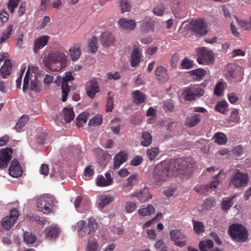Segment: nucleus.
Returning a JSON list of instances; mask_svg holds the SVG:
<instances>
[{"label": "nucleus", "mask_w": 251, "mask_h": 251, "mask_svg": "<svg viewBox=\"0 0 251 251\" xmlns=\"http://www.w3.org/2000/svg\"><path fill=\"white\" fill-rule=\"evenodd\" d=\"M189 29L198 36H204L207 33V27L202 19L193 20L189 23Z\"/></svg>", "instance_id": "obj_8"}, {"label": "nucleus", "mask_w": 251, "mask_h": 251, "mask_svg": "<svg viewBox=\"0 0 251 251\" xmlns=\"http://www.w3.org/2000/svg\"><path fill=\"white\" fill-rule=\"evenodd\" d=\"M194 229L196 232L199 234L204 232V226L202 223L193 221Z\"/></svg>", "instance_id": "obj_56"}, {"label": "nucleus", "mask_w": 251, "mask_h": 251, "mask_svg": "<svg viewBox=\"0 0 251 251\" xmlns=\"http://www.w3.org/2000/svg\"><path fill=\"white\" fill-rule=\"evenodd\" d=\"M228 103L225 100L218 102L215 106V110L221 113L225 114L227 111Z\"/></svg>", "instance_id": "obj_43"}, {"label": "nucleus", "mask_w": 251, "mask_h": 251, "mask_svg": "<svg viewBox=\"0 0 251 251\" xmlns=\"http://www.w3.org/2000/svg\"><path fill=\"white\" fill-rule=\"evenodd\" d=\"M57 79L62 82V100L65 102L67 100V97L71 90V88H72L73 90L75 89V85H72L69 86V83H71V82L74 80V77L73 76L71 72H68L65 73V76L62 78L60 76H58Z\"/></svg>", "instance_id": "obj_5"}, {"label": "nucleus", "mask_w": 251, "mask_h": 251, "mask_svg": "<svg viewBox=\"0 0 251 251\" xmlns=\"http://www.w3.org/2000/svg\"><path fill=\"white\" fill-rule=\"evenodd\" d=\"M216 201L214 198H209L204 201L202 206L203 208L209 210L215 205Z\"/></svg>", "instance_id": "obj_48"}, {"label": "nucleus", "mask_w": 251, "mask_h": 251, "mask_svg": "<svg viewBox=\"0 0 251 251\" xmlns=\"http://www.w3.org/2000/svg\"><path fill=\"white\" fill-rule=\"evenodd\" d=\"M89 48L91 53H94L98 50L97 38L93 36L89 40Z\"/></svg>", "instance_id": "obj_47"}, {"label": "nucleus", "mask_w": 251, "mask_h": 251, "mask_svg": "<svg viewBox=\"0 0 251 251\" xmlns=\"http://www.w3.org/2000/svg\"><path fill=\"white\" fill-rule=\"evenodd\" d=\"M71 59L73 61L78 60L81 55V47L80 45H76L72 47L69 50Z\"/></svg>", "instance_id": "obj_25"}, {"label": "nucleus", "mask_w": 251, "mask_h": 251, "mask_svg": "<svg viewBox=\"0 0 251 251\" xmlns=\"http://www.w3.org/2000/svg\"><path fill=\"white\" fill-rule=\"evenodd\" d=\"M50 37L48 35L41 36L36 38L34 41L33 51L37 53L40 50L46 46L49 41Z\"/></svg>", "instance_id": "obj_12"}, {"label": "nucleus", "mask_w": 251, "mask_h": 251, "mask_svg": "<svg viewBox=\"0 0 251 251\" xmlns=\"http://www.w3.org/2000/svg\"><path fill=\"white\" fill-rule=\"evenodd\" d=\"M15 222H16L12 220L10 218L6 216L3 219L1 222L2 228L5 230H9L13 226Z\"/></svg>", "instance_id": "obj_39"}, {"label": "nucleus", "mask_w": 251, "mask_h": 251, "mask_svg": "<svg viewBox=\"0 0 251 251\" xmlns=\"http://www.w3.org/2000/svg\"><path fill=\"white\" fill-rule=\"evenodd\" d=\"M142 56V50L138 47H134L131 52L130 64L133 67L138 65Z\"/></svg>", "instance_id": "obj_16"}, {"label": "nucleus", "mask_w": 251, "mask_h": 251, "mask_svg": "<svg viewBox=\"0 0 251 251\" xmlns=\"http://www.w3.org/2000/svg\"><path fill=\"white\" fill-rule=\"evenodd\" d=\"M169 164V169L172 170L174 174L178 170H191L193 167L191 159L190 158H179L175 160H172Z\"/></svg>", "instance_id": "obj_4"}, {"label": "nucleus", "mask_w": 251, "mask_h": 251, "mask_svg": "<svg viewBox=\"0 0 251 251\" xmlns=\"http://www.w3.org/2000/svg\"><path fill=\"white\" fill-rule=\"evenodd\" d=\"M234 196L231 198H225L222 201L221 203V209L223 211L227 212L233 204L232 202Z\"/></svg>", "instance_id": "obj_32"}, {"label": "nucleus", "mask_w": 251, "mask_h": 251, "mask_svg": "<svg viewBox=\"0 0 251 251\" xmlns=\"http://www.w3.org/2000/svg\"><path fill=\"white\" fill-rule=\"evenodd\" d=\"M248 181V175L236 169L231 176L229 184L233 186L235 188L243 187L247 185Z\"/></svg>", "instance_id": "obj_6"}, {"label": "nucleus", "mask_w": 251, "mask_h": 251, "mask_svg": "<svg viewBox=\"0 0 251 251\" xmlns=\"http://www.w3.org/2000/svg\"><path fill=\"white\" fill-rule=\"evenodd\" d=\"M154 24L153 22L151 19L146 20V21L143 25V29L147 32L150 30H153Z\"/></svg>", "instance_id": "obj_54"}, {"label": "nucleus", "mask_w": 251, "mask_h": 251, "mask_svg": "<svg viewBox=\"0 0 251 251\" xmlns=\"http://www.w3.org/2000/svg\"><path fill=\"white\" fill-rule=\"evenodd\" d=\"M24 242L27 244H33L36 240V235L33 233L29 231H25L23 235Z\"/></svg>", "instance_id": "obj_33"}, {"label": "nucleus", "mask_w": 251, "mask_h": 251, "mask_svg": "<svg viewBox=\"0 0 251 251\" xmlns=\"http://www.w3.org/2000/svg\"><path fill=\"white\" fill-rule=\"evenodd\" d=\"M157 79L161 83L166 82L169 78L167 70L163 66L158 67L155 71Z\"/></svg>", "instance_id": "obj_17"}, {"label": "nucleus", "mask_w": 251, "mask_h": 251, "mask_svg": "<svg viewBox=\"0 0 251 251\" xmlns=\"http://www.w3.org/2000/svg\"><path fill=\"white\" fill-rule=\"evenodd\" d=\"M120 6L122 13L129 11L130 9V5L127 0H121Z\"/></svg>", "instance_id": "obj_60"}, {"label": "nucleus", "mask_w": 251, "mask_h": 251, "mask_svg": "<svg viewBox=\"0 0 251 251\" xmlns=\"http://www.w3.org/2000/svg\"><path fill=\"white\" fill-rule=\"evenodd\" d=\"M190 86L186 88L182 92V95L185 100L192 101L196 100L195 95L192 92Z\"/></svg>", "instance_id": "obj_35"}, {"label": "nucleus", "mask_w": 251, "mask_h": 251, "mask_svg": "<svg viewBox=\"0 0 251 251\" xmlns=\"http://www.w3.org/2000/svg\"><path fill=\"white\" fill-rule=\"evenodd\" d=\"M138 175L133 174L128 177L127 182L123 185V190L126 192L129 191L132 187L138 182Z\"/></svg>", "instance_id": "obj_21"}, {"label": "nucleus", "mask_w": 251, "mask_h": 251, "mask_svg": "<svg viewBox=\"0 0 251 251\" xmlns=\"http://www.w3.org/2000/svg\"><path fill=\"white\" fill-rule=\"evenodd\" d=\"M221 174L222 171H220L217 175L214 176L212 178L209 184L201 185L196 186L194 189L195 191L201 195H207L208 194L210 189L215 190L219 184V177Z\"/></svg>", "instance_id": "obj_7"}, {"label": "nucleus", "mask_w": 251, "mask_h": 251, "mask_svg": "<svg viewBox=\"0 0 251 251\" xmlns=\"http://www.w3.org/2000/svg\"><path fill=\"white\" fill-rule=\"evenodd\" d=\"M86 226H85V222L83 220L80 221L77 223V230L81 236H83L84 233L86 232Z\"/></svg>", "instance_id": "obj_57"}, {"label": "nucleus", "mask_w": 251, "mask_h": 251, "mask_svg": "<svg viewBox=\"0 0 251 251\" xmlns=\"http://www.w3.org/2000/svg\"><path fill=\"white\" fill-rule=\"evenodd\" d=\"M181 65L184 69H190L193 67L194 64L193 61L185 58L182 60Z\"/></svg>", "instance_id": "obj_62"}, {"label": "nucleus", "mask_w": 251, "mask_h": 251, "mask_svg": "<svg viewBox=\"0 0 251 251\" xmlns=\"http://www.w3.org/2000/svg\"><path fill=\"white\" fill-rule=\"evenodd\" d=\"M143 161V158L142 156L136 155L131 161L130 164L133 166H138L141 164Z\"/></svg>", "instance_id": "obj_64"}, {"label": "nucleus", "mask_w": 251, "mask_h": 251, "mask_svg": "<svg viewBox=\"0 0 251 251\" xmlns=\"http://www.w3.org/2000/svg\"><path fill=\"white\" fill-rule=\"evenodd\" d=\"M38 207L39 211H42L44 214H49L53 212L55 207H51L49 205H45V203H38Z\"/></svg>", "instance_id": "obj_44"}, {"label": "nucleus", "mask_w": 251, "mask_h": 251, "mask_svg": "<svg viewBox=\"0 0 251 251\" xmlns=\"http://www.w3.org/2000/svg\"><path fill=\"white\" fill-rule=\"evenodd\" d=\"M60 232V228L56 225H51L44 230L46 238L51 240L56 238Z\"/></svg>", "instance_id": "obj_13"}, {"label": "nucleus", "mask_w": 251, "mask_h": 251, "mask_svg": "<svg viewBox=\"0 0 251 251\" xmlns=\"http://www.w3.org/2000/svg\"><path fill=\"white\" fill-rule=\"evenodd\" d=\"M63 117L67 123H70L75 118V115L72 107H65L63 109Z\"/></svg>", "instance_id": "obj_31"}, {"label": "nucleus", "mask_w": 251, "mask_h": 251, "mask_svg": "<svg viewBox=\"0 0 251 251\" xmlns=\"http://www.w3.org/2000/svg\"><path fill=\"white\" fill-rule=\"evenodd\" d=\"M214 139L215 142L219 145H224L227 141L226 135L224 133L220 132H217L215 134Z\"/></svg>", "instance_id": "obj_42"}, {"label": "nucleus", "mask_w": 251, "mask_h": 251, "mask_svg": "<svg viewBox=\"0 0 251 251\" xmlns=\"http://www.w3.org/2000/svg\"><path fill=\"white\" fill-rule=\"evenodd\" d=\"M105 177L101 175H99L97 178L96 184L100 187H105L110 185L113 181V178L109 173H106Z\"/></svg>", "instance_id": "obj_14"}, {"label": "nucleus", "mask_w": 251, "mask_h": 251, "mask_svg": "<svg viewBox=\"0 0 251 251\" xmlns=\"http://www.w3.org/2000/svg\"><path fill=\"white\" fill-rule=\"evenodd\" d=\"M45 203V205H49L51 207H55L54 198L52 196L44 194L38 200V203Z\"/></svg>", "instance_id": "obj_27"}, {"label": "nucleus", "mask_w": 251, "mask_h": 251, "mask_svg": "<svg viewBox=\"0 0 251 251\" xmlns=\"http://www.w3.org/2000/svg\"><path fill=\"white\" fill-rule=\"evenodd\" d=\"M235 65H233L232 64H229L227 65L226 75L228 79H231L235 77Z\"/></svg>", "instance_id": "obj_49"}, {"label": "nucleus", "mask_w": 251, "mask_h": 251, "mask_svg": "<svg viewBox=\"0 0 251 251\" xmlns=\"http://www.w3.org/2000/svg\"><path fill=\"white\" fill-rule=\"evenodd\" d=\"M199 246L201 251H210L214 247V243L211 240L207 239L201 241Z\"/></svg>", "instance_id": "obj_29"}, {"label": "nucleus", "mask_w": 251, "mask_h": 251, "mask_svg": "<svg viewBox=\"0 0 251 251\" xmlns=\"http://www.w3.org/2000/svg\"><path fill=\"white\" fill-rule=\"evenodd\" d=\"M28 120V116L23 115L19 119L18 122L16 124L15 129L18 132L22 130L23 128L25 126Z\"/></svg>", "instance_id": "obj_38"}, {"label": "nucleus", "mask_w": 251, "mask_h": 251, "mask_svg": "<svg viewBox=\"0 0 251 251\" xmlns=\"http://www.w3.org/2000/svg\"><path fill=\"white\" fill-rule=\"evenodd\" d=\"M173 175L172 170L169 169V164L167 167L157 165L153 169L152 181L156 186H160L167 180L169 176Z\"/></svg>", "instance_id": "obj_2"}, {"label": "nucleus", "mask_w": 251, "mask_h": 251, "mask_svg": "<svg viewBox=\"0 0 251 251\" xmlns=\"http://www.w3.org/2000/svg\"><path fill=\"white\" fill-rule=\"evenodd\" d=\"M11 159V156L6 151H1L0 152V168H6Z\"/></svg>", "instance_id": "obj_23"}, {"label": "nucleus", "mask_w": 251, "mask_h": 251, "mask_svg": "<svg viewBox=\"0 0 251 251\" xmlns=\"http://www.w3.org/2000/svg\"><path fill=\"white\" fill-rule=\"evenodd\" d=\"M137 205L134 202L129 201L126 202L125 206L126 210L128 213L134 211Z\"/></svg>", "instance_id": "obj_63"}, {"label": "nucleus", "mask_w": 251, "mask_h": 251, "mask_svg": "<svg viewBox=\"0 0 251 251\" xmlns=\"http://www.w3.org/2000/svg\"><path fill=\"white\" fill-rule=\"evenodd\" d=\"M192 92L194 94L196 99L200 98L204 94V91L198 85H191L189 86Z\"/></svg>", "instance_id": "obj_36"}, {"label": "nucleus", "mask_w": 251, "mask_h": 251, "mask_svg": "<svg viewBox=\"0 0 251 251\" xmlns=\"http://www.w3.org/2000/svg\"><path fill=\"white\" fill-rule=\"evenodd\" d=\"M190 74L191 75L195 76V78L197 79H201L206 75V71L199 68L191 71Z\"/></svg>", "instance_id": "obj_45"}, {"label": "nucleus", "mask_w": 251, "mask_h": 251, "mask_svg": "<svg viewBox=\"0 0 251 251\" xmlns=\"http://www.w3.org/2000/svg\"><path fill=\"white\" fill-rule=\"evenodd\" d=\"M155 208L151 204H148L147 207L139 209L138 213L142 216H149L152 213H155Z\"/></svg>", "instance_id": "obj_37"}, {"label": "nucleus", "mask_w": 251, "mask_h": 251, "mask_svg": "<svg viewBox=\"0 0 251 251\" xmlns=\"http://www.w3.org/2000/svg\"><path fill=\"white\" fill-rule=\"evenodd\" d=\"M100 91L99 87L96 80L92 79L90 84L86 88L87 94L89 97L93 98L96 93Z\"/></svg>", "instance_id": "obj_19"}, {"label": "nucleus", "mask_w": 251, "mask_h": 251, "mask_svg": "<svg viewBox=\"0 0 251 251\" xmlns=\"http://www.w3.org/2000/svg\"><path fill=\"white\" fill-rule=\"evenodd\" d=\"M224 87V84L222 82H218L214 89V94L218 97L220 96L223 92Z\"/></svg>", "instance_id": "obj_61"}, {"label": "nucleus", "mask_w": 251, "mask_h": 251, "mask_svg": "<svg viewBox=\"0 0 251 251\" xmlns=\"http://www.w3.org/2000/svg\"><path fill=\"white\" fill-rule=\"evenodd\" d=\"M113 199L112 197L108 195L102 196L100 197L99 206L101 209L103 208L106 205L109 204L112 201Z\"/></svg>", "instance_id": "obj_41"}, {"label": "nucleus", "mask_w": 251, "mask_h": 251, "mask_svg": "<svg viewBox=\"0 0 251 251\" xmlns=\"http://www.w3.org/2000/svg\"><path fill=\"white\" fill-rule=\"evenodd\" d=\"M214 60V56L211 50H209L205 48L199 49L197 61L200 64H211Z\"/></svg>", "instance_id": "obj_9"}, {"label": "nucleus", "mask_w": 251, "mask_h": 251, "mask_svg": "<svg viewBox=\"0 0 251 251\" xmlns=\"http://www.w3.org/2000/svg\"><path fill=\"white\" fill-rule=\"evenodd\" d=\"M133 101L136 104H140L144 102L146 100V96L139 90L132 93Z\"/></svg>", "instance_id": "obj_22"}, {"label": "nucleus", "mask_w": 251, "mask_h": 251, "mask_svg": "<svg viewBox=\"0 0 251 251\" xmlns=\"http://www.w3.org/2000/svg\"><path fill=\"white\" fill-rule=\"evenodd\" d=\"M159 153V149L158 148H152L147 150V155L149 159L151 161L153 160Z\"/></svg>", "instance_id": "obj_46"}, {"label": "nucleus", "mask_w": 251, "mask_h": 251, "mask_svg": "<svg viewBox=\"0 0 251 251\" xmlns=\"http://www.w3.org/2000/svg\"><path fill=\"white\" fill-rule=\"evenodd\" d=\"M44 65L52 72L60 71L67 66V56L61 50H52L49 53L45 58Z\"/></svg>", "instance_id": "obj_1"}, {"label": "nucleus", "mask_w": 251, "mask_h": 251, "mask_svg": "<svg viewBox=\"0 0 251 251\" xmlns=\"http://www.w3.org/2000/svg\"><path fill=\"white\" fill-rule=\"evenodd\" d=\"M240 120L239 112L237 109H233L229 117V121L233 123H238Z\"/></svg>", "instance_id": "obj_55"}, {"label": "nucleus", "mask_w": 251, "mask_h": 251, "mask_svg": "<svg viewBox=\"0 0 251 251\" xmlns=\"http://www.w3.org/2000/svg\"><path fill=\"white\" fill-rule=\"evenodd\" d=\"M97 229V223L93 218H89L88 220V225L85 227V231L88 234L92 236L94 235V232Z\"/></svg>", "instance_id": "obj_28"}, {"label": "nucleus", "mask_w": 251, "mask_h": 251, "mask_svg": "<svg viewBox=\"0 0 251 251\" xmlns=\"http://www.w3.org/2000/svg\"><path fill=\"white\" fill-rule=\"evenodd\" d=\"M165 7L163 4H158L155 6L153 9L154 14L158 16H161L163 15Z\"/></svg>", "instance_id": "obj_53"}, {"label": "nucleus", "mask_w": 251, "mask_h": 251, "mask_svg": "<svg viewBox=\"0 0 251 251\" xmlns=\"http://www.w3.org/2000/svg\"><path fill=\"white\" fill-rule=\"evenodd\" d=\"M120 26L126 30H132L136 25V23L133 20H127L125 18L120 19L118 22Z\"/></svg>", "instance_id": "obj_20"}, {"label": "nucleus", "mask_w": 251, "mask_h": 251, "mask_svg": "<svg viewBox=\"0 0 251 251\" xmlns=\"http://www.w3.org/2000/svg\"><path fill=\"white\" fill-rule=\"evenodd\" d=\"M99 244L96 240H91L88 241L86 246V251H97Z\"/></svg>", "instance_id": "obj_50"}, {"label": "nucleus", "mask_w": 251, "mask_h": 251, "mask_svg": "<svg viewBox=\"0 0 251 251\" xmlns=\"http://www.w3.org/2000/svg\"><path fill=\"white\" fill-rule=\"evenodd\" d=\"M102 121V117L100 115H97L93 117L89 122V125L90 126H97L100 125Z\"/></svg>", "instance_id": "obj_51"}, {"label": "nucleus", "mask_w": 251, "mask_h": 251, "mask_svg": "<svg viewBox=\"0 0 251 251\" xmlns=\"http://www.w3.org/2000/svg\"><path fill=\"white\" fill-rule=\"evenodd\" d=\"M21 0H9L7 7L11 13H13L14 12V9L16 8Z\"/></svg>", "instance_id": "obj_59"}, {"label": "nucleus", "mask_w": 251, "mask_h": 251, "mask_svg": "<svg viewBox=\"0 0 251 251\" xmlns=\"http://www.w3.org/2000/svg\"><path fill=\"white\" fill-rule=\"evenodd\" d=\"M100 43L105 47L114 46L115 37L110 32L107 31L102 33L100 36Z\"/></svg>", "instance_id": "obj_11"}, {"label": "nucleus", "mask_w": 251, "mask_h": 251, "mask_svg": "<svg viewBox=\"0 0 251 251\" xmlns=\"http://www.w3.org/2000/svg\"><path fill=\"white\" fill-rule=\"evenodd\" d=\"M9 174L13 177H18L22 176L23 170L21 166L16 159H14L9 168Z\"/></svg>", "instance_id": "obj_10"}, {"label": "nucleus", "mask_w": 251, "mask_h": 251, "mask_svg": "<svg viewBox=\"0 0 251 251\" xmlns=\"http://www.w3.org/2000/svg\"><path fill=\"white\" fill-rule=\"evenodd\" d=\"M109 157V154L108 153L106 152H102L101 154H100L99 156V163L101 165H105L108 161L107 158Z\"/></svg>", "instance_id": "obj_58"}, {"label": "nucleus", "mask_w": 251, "mask_h": 251, "mask_svg": "<svg viewBox=\"0 0 251 251\" xmlns=\"http://www.w3.org/2000/svg\"><path fill=\"white\" fill-rule=\"evenodd\" d=\"M171 239L175 242L179 239H183L186 237V235L179 229L171 230L170 232Z\"/></svg>", "instance_id": "obj_30"}, {"label": "nucleus", "mask_w": 251, "mask_h": 251, "mask_svg": "<svg viewBox=\"0 0 251 251\" xmlns=\"http://www.w3.org/2000/svg\"><path fill=\"white\" fill-rule=\"evenodd\" d=\"M12 63L10 59H6L4 64L0 69V74L3 78L6 77L7 75L10 74V71L12 69Z\"/></svg>", "instance_id": "obj_26"}, {"label": "nucleus", "mask_w": 251, "mask_h": 251, "mask_svg": "<svg viewBox=\"0 0 251 251\" xmlns=\"http://www.w3.org/2000/svg\"><path fill=\"white\" fill-rule=\"evenodd\" d=\"M201 115L199 114H195L188 116L186 121L185 125L189 127H192L198 125L201 121Z\"/></svg>", "instance_id": "obj_24"}, {"label": "nucleus", "mask_w": 251, "mask_h": 251, "mask_svg": "<svg viewBox=\"0 0 251 251\" xmlns=\"http://www.w3.org/2000/svg\"><path fill=\"white\" fill-rule=\"evenodd\" d=\"M13 25H9L5 31L2 33L1 36H0V44L5 43L6 41L9 39L12 32Z\"/></svg>", "instance_id": "obj_34"}, {"label": "nucleus", "mask_w": 251, "mask_h": 251, "mask_svg": "<svg viewBox=\"0 0 251 251\" xmlns=\"http://www.w3.org/2000/svg\"><path fill=\"white\" fill-rule=\"evenodd\" d=\"M230 236L237 242H245L248 237V230L239 224H232L229 228Z\"/></svg>", "instance_id": "obj_3"}, {"label": "nucleus", "mask_w": 251, "mask_h": 251, "mask_svg": "<svg viewBox=\"0 0 251 251\" xmlns=\"http://www.w3.org/2000/svg\"><path fill=\"white\" fill-rule=\"evenodd\" d=\"M141 145L144 147L149 146L152 142V136L148 132H144L142 136Z\"/></svg>", "instance_id": "obj_40"}, {"label": "nucleus", "mask_w": 251, "mask_h": 251, "mask_svg": "<svg viewBox=\"0 0 251 251\" xmlns=\"http://www.w3.org/2000/svg\"><path fill=\"white\" fill-rule=\"evenodd\" d=\"M127 160V154L124 151H120L114 158V169H119Z\"/></svg>", "instance_id": "obj_15"}, {"label": "nucleus", "mask_w": 251, "mask_h": 251, "mask_svg": "<svg viewBox=\"0 0 251 251\" xmlns=\"http://www.w3.org/2000/svg\"><path fill=\"white\" fill-rule=\"evenodd\" d=\"M30 90L36 92H40L42 90V86L39 81L35 79L30 83Z\"/></svg>", "instance_id": "obj_52"}, {"label": "nucleus", "mask_w": 251, "mask_h": 251, "mask_svg": "<svg viewBox=\"0 0 251 251\" xmlns=\"http://www.w3.org/2000/svg\"><path fill=\"white\" fill-rule=\"evenodd\" d=\"M137 197L141 202H144L151 199L152 196L149 192V189L145 188L138 193H134L131 195V197Z\"/></svg>", "instance_id": "obj_18"}]
</instances>
